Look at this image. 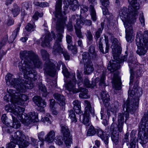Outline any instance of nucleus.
Instances as JSON below:
<instances>
[{
  "label": "nucleus",
  "mask_w": 148,
  "mask_h": 148,
  "mask_svg": "<svg viewBox=\"0 0 148 148\" xmlns=\"http://www.w3.org/2000/svg\"><path fill=\"white\" fill-rule=\"evenodd\" d=\"M15 104H13L12 107L10 108V106L7 105L5 108V110L9 112H13V114L16 116L19 114L18 116L19 119L23 124L27 125L30 124L32 122L34 123L37 122L38 119V114L34 112H31L29 113V115L27 116L25 113L23 114L24 111V108L16 105L23 106L25 102L28 99V97L24 94L19 93L18 98L16 99Z\"/></svg>",
  "instance_id": "nucleus-1"
},
{
  "label": "nucleus",
  "mask_w": 148,
  "mask_h": 148,
  "mask_svg": "<svg viewBox=\"0 0 148 148\" xmlns=\"http://www.w3.org/2000/svg\"><path fill=\"white\" fill-rule=\"evenodd\" d=\"M24 74V79H21L20 77L19 78H14L13 75L9 73L5 77L6 84L8 85L12 86L17 90L21 92H24L26 89H31L34 86L33 81L29 77H25Z\"/></svg>",
  "instance_id": "nucleus-2"
},
{
  "label": "nucleus",
  "mask_w": 148,
  "mask_h": 148,
  "mask_svg": "<svg viewBox=\"0 0 148 148\" xmlns=\"http://www.w3.org/2000/svg\"><path fill=\"white\" fill-rule=\"evenodd\" d=\"M111 47L113 56L115 57L114 58L117 60V61L113 60H110V64L108 65V69L112 72L118 69L119 63H122L127 60V56L125 55L121 58L119 57V56L121 53V48L120 43L116 38L113 39Z\"/></svg>",
  "instance_id": "nucleus-3"
},
{
  "label": "nucleus",
  "mask_w": 148,
  "mask_h": 148,
  "mask_svg": "<svg viewBox=\"0 0 148 148\" xmlns=\"http://www.w3.org/2000/svg\"><path fill=\"white\" fill-rule=\"evenodd\" d=\"M64 23H56V29L58 32L57 38L53 47L52 53L55 55H60L63 54V56L66 60H69L70 56L67 52L63 49L62 47V39L63 35L62 33L64 32Z\"/></svg>",
  "instance_id": "nucleus-4"
},
{
  "label": "nucleus",
  "mask_w": 148,
  "mask_h": 148,
  "mask_svg": "<svg viewBox=\"0 0 148 148\" xmlns=\"http://www.w3.org/2000/svg\"><path fill=\"white\" fill-rule=\"evenodd\" d=\"M77 77L78 79L77 84L79 88L78 89L75 88V86L76 84V80L74 76L72 81H71L68 84H66V88L69 91H72L73 93H77L80 92V93L79 95L80 98L82 99H87L89 97L87 95L88 90L79 87L82 84V79L81 73L77 71Z\"/></svg>",
  "instance_id": "nucleus-5"
},
{
  "label": "nucleus",
  "mask_w": 148,
  "mask_h": 148,
  "mask_svg": "<svg viewBox=\"0 0 148 148\" xmlns=\"http://www.w3.org/2000/svg\"><path fill=\"white\" fill-rule=\"evenodd\" d=\"M42 65V63L39 57L35 53L27 66L28 67L30 66V68H26L25 70L23 71L25 73V77H27L29 76L33 81H35L37 78V73L33 69V67L41 68Z\"/></svg>",
  "instance_id": "nucleus-6"
},
{
  "label": "nucleus",
  "mask_w": 148,
  "mask_h": 148,
  "mask_svg": "<svg viewBox=\"0 0 148 148\" xmlns=\"http://www.w3.org/2000/svg\"><path fill=\"white\" fill-rule=\"evenodd\" d=\"M136 44L138 49L136 53L140 56L144 55L148 48V31L144 32L143 38L136 37Z\"/></svg>",
  "instance_id": "nucleus-7"
},
{
  "label": "nucleus",
  "mask_w": 148,
  "mask_h": 148,
  "mask_svg": "<svg viewBox=\"0 0 148 148\" xmlns=\"http://www.w3.org/2000/svg\"><path fill=\"white\" fill-rule=\"evenodd\" d=\"M141 91V90L140 91V90L139 91H138L137 94H136L135 92V94H134V93H131V91L129 90L128 91V95L131 97L134 95L138 96L136 97L133 98L131 100H127L126 101L125 105L126 107L127 110L130 111L132 114L134 113L138 107L139 101V97L141 96L142 94Z\"/></svg>",
  "instance_id": "nucleus-8"
},
{
  "label": "nucleus",
  "mask_w": 148,
  "mask_h": 148,
  "mask_svg": "<svg viewBox=\"0 0 148 148\" xmlns=\"http://www.w3.org/2000/svg\"><path fill=\"white\" fill-rule=\"evenodd\" d=\"M35 53L32 51H28L26 50L21 51L20 53V56L21 58L25 59L23 61L22 60L19 62L18 66L19 70L21 72L25 70L26 68L29 69L30 66H27L32 58Z\"/></svg>",
  "instance_id": "nucleus-9"
},
{
  "label": "nucleus",
  "mask_w": 148,
  "mask_h": 148,
  "mask_svg": "<svg viewBox=\"0 0 148 148\" xmlns=\"http://www.w3.org/2000/svg\"><path fill=\"white\" fill-rule=\"evenodd\" d=\"M137 14V13L136 14H135L134 11L130 12L129 9L128 10L127 8L125 7L123 8L119 12L120 17L123 21L124 25H125L126 23L127 25H129V23H131L133 18L135 19V21Z\"/></svg>",
  "instance_id": "nucleus-10"
},
{
  "label": "nucleus",
  "mask_w": 148,
  "mask_h": 148,
  "mask_svg": "<svg viewBox=\"0 0 148 148\" xmlns=\"http://www.w3.org/2000/svg\"><path fill=\"white\" fill-rule=\"evenodd\" d=\"M133 58L132 57H131L129 58L128 61V65L129 67L130 72V81L129 83L130 85L133 82V79L134 77L132 73L134 71V70L136 68V70L135 72V75L137 78L141 76L142 75V69L138 65L135 64V62L133 60Z\"/></svg>",
  "instance_id": "nucleus-11"
},
{
  "label": "nucleus",
  "mask_w": 148,
  "mask_h": 148,
  "mask_svg": "<svg viewBox=\"0 0 148 148\" xmlns=\"http://www.w3.org/2000/svg\"><path fill=\"white\" fill-rule=\"evenodd\" d=\"M26 138L25 136L21 131H18L15 132L12 138L13 141L19 144V148H27L29 145V143L25 140Z\"/></svg>",
  "instance_id": "nucleus-12"
},
{
  "label": "nucleus",
  "mask_w": 148,
  "mask_h": 148,
  "mask_svg": "<svg viewBox=\"0 0 148 148\" xmlns=\"http://www.w3.org/2000/svg\"><path fill=\"white\" fill-rule=\"evenodd\" d=\"M132 19L131 23H129V25H127L126 23L125 25H124L125 28L126 39L127 41L130 42H132V40L133 38L134 35L132 26L135 22V19L134 18Z\"/></svg>",
  "instance_id": "nucleus-13"
},
{
  "label": "nucleus",
  "mask_w": 148,
  "mask_h": 148,
  "mask_svg": "<svg viewBox=\"0 0 148 148\" xmlns=\"http://www.w3.org/2000/svg\"><path fill=\"white\" fill-rule=\"evenodd\" d=\"M126 103L124 105V107L126 108L127 112H125L123 114L121 113H119L118 116V130L119 132H121L123 130V124L124 123V117L125 118V122L126 123V121L129 118V114L128 112H130L127 110L126 107ZM131 114V113H130ZM132 113V114H133ZM131 114H132L131 113Z\"/></svg>",
  "instance_id": "nucleus-14"
},
{
  "label": "nucleus",
  "mask_w": 148,
  "mask_h": 148,
  "mask_svg": "<svg viewBox=\"0 0 148 148\" xmlns=\"http://www.w3.org/2000/svg\"><path fill=\"white\" fill-rule=\"evenodd\" d=\"M55 66L51 62H46L44 65V67L46 73L49 76H53L55 74L56 70Z\"/></svg>",
  "instance_id": "nucleus-15"
},
{
  "label": "nucleus",
  "mask_w": 148,
  "mask_h": 148,
  "mask_svg": "<svg viewBox=\"0 0 148 148\" xmlns=\"http://www.w3.org/2000/svg\"><path fill=\"white\" fill-rule=\"evenodd\" d=\"M140 123L139 126V135H141L140 138L141 140L140 143L142 144H145L148 141V127L144 128L143 130H140Z\"/></svg>",
  "instance_id": "nucleus-16"
},
{
  "label": "nucleus",
  "mask_w": 148,
  "mask_h": 148,
  "mask_svg": "<svg viewBox=\"0 0 148 148\" xmlns=\"http://www.w3.org/2000/svg\"><path fill=\"white\" fill-rule=\"evenodd\" d=\"M88 1L92 5L89 6V12L92 20L96 21L97 20V16L95 10L94 8V5L96 4V0H88Z\"/></svg>",
  "instance_id": "nucleus-17"
},
{
  "label": "nucleus",
  "mask_w": 148,
  "mask_h": 148,
  "mask_svg": "<svg viewBox=\"0 0 148 148\" xmlns=\"http://www.w3.org/2000/svg\"><path fill=\"white\" fill-rule=\"evenodd\" d=\"M63 3L65 7L68 8L70 5V8L73 11H75L79 7V4L76 0H64Z\"/></svg>",
  "instance_id": "nucleus-18"
},
{
  "label": "nucleus",
  "mask_w": 148,
  "mask_h": 148,
  "mask_svg": "<svg viewBox=\"0 0 148 148\" xmlns=\"http://www.w3.org/2000/svg\"><path fill=\"white\" fill-rule=\"evenodd\" d=\"M130 5L128 7L130 12H134L135 14L137 13V10L139 8V4L138 0H128Z\"/></svg>",
  "instance_id": "nucleus-19"
},
{
  "label": "nucleus",
  "mask_w": 148,
  "mask_h": 148,
  "mask_svg": "<svg viewBox=\"0 0 148 148\" xmlns=\"http://www.w3.org/2000/svg\"><path fill=\"white\" fill-rule=\"evenodd\" d=\"M115 123H112L110 128V130H112L113 132L111 134V139L115 144H117L119 142V132H116L114 128V125Z\"/></svg>",
  "instance_id": "nucleus-20"
},
{
  "label": "nucleus",
  "mask_w": 148,
  "mask_h": 148,
  "mask_svg": "<svg viewBox=\"0 0 148 148\" xmlns=\"http://www.w3.org/2000/svg\"><path fill=\"white\" fill-rule=\"evenodd\" d=\"M51 36V35L48 33L45 35L43 38H42L41 43V46L42 47H49L51 46L50 42L52 40Z\"/></svg>",
  "instance_id": "nucleus-21"
},
{
  "label": "nucleus",
  "mask_w": 148,
  "mask_h": 148,
  "mask_svg": "<svg viewBox=\"0 0 148 148\" xmlns=\"http://www.w3.org/2000/svg\"><path fill=\"white\" fill-rule=\"evenodd\" d=\"M112 82L113 87L116 90H119L121 89L120 78L117 75H114Z\"/></svg>",
  "instance_id": "nucleus-22"
},
{
  "label": "nucleus",
  "mask_w": 148,
  "mask_h": 148,
  "mask_svg": "<svg viewBox=\"0 0 148 148\" xmlns=\"http://www.w3.org/2000/svg\"><path fill=\"white\" fill-rule=\"evenodd\" d=\"M62 0H58L55 5V15L56 18H58L59 16L60 17L61 15L62 11Z\"/></svg>",
  "instance_id": "nucleus-23"
},
{
  "label": "nucleus",
  "mask_w": 148,
  "mask_h": 148,
  "mask_svg": "<svg viewBox=\"0 0 148 148\" xmlns=\"http://www.w3.org/2000/svg\"><path fill=\"white\" fill-rule=\"evenodd\" d=\"M33 102L38 107L44 108L46 106V103L41 97L39 96H35L33 98Z\"/></svg>",
  "instance_id": "nucleus-24"
},
{
  "label": "nucleus",
  "mask_w": 148,
  "mask_h": 148,
  "mask_svg": "<svg viewBox=\"0 0 148 148\" xmlns=\"http://www.w3.org/2000/svg\"><path fill=\"white\" fill-rule=\"evenodd\" d=\"M84 102V112L86 113H89L91 115L93 116L94 113V110L93 108L92 107L90 102L87 100H85Z\"/></svg>",
  "instance_id": "nucleus-25"
},
{
  "label": "nucleus",
  "mask_w": 148,
  "mask_h": 148,
  "mask_svg": "<svg viewBox=\"0 0 148 148\" xmlns=\"http://www.w3.org/2000/svg\"><path fill=\"white\" fill-rule=\"evenodd\" d=\"M54 98L58 101V103L60 106H64L65 104V98L64 97L58 93L53 94Z\"/></svg>",
  "instance_id": "nucleus-26"
},
{
  "label": "nucleus",
  "mask_w": 148,
  "mask_h": 148,
  "mask_svg": "<svg viewBox=\"0 0 148 148\" xmlns=\"http://www.w3.org/2000/svg\"><path fill=\"white\" fill-rule=\"evenodd\" d=\"M96 133L98 136L103 141L105 144L106 145H108L109 136H105V133L103 130L100 129L97 130Z\"/></svg>",
  "instance_id": "nucleus-27"
},
{
  "label": "nucleus",
  "mask_w": 148,
  "mask_h": 148,
  "mask_svg": "<svg viewBox=\"0 0 148 148\" xmlns=\"http://www.w3.org/2000/svg\"><path fill=\"white\" fill-rule=\"evenodd\" d=\"M55 138V132L53 130L50 131L46 135L45 140L49 143H52Z\"/></svg>",
  "instance_id": "nucleus-28"
},
{
  "label": "nucleus",
  "mask_w": 148,
  "mask_h": 148,
  "mask_svg": "<svg viewBox=\"0 0 148 148\" xmlns=\"http://www.w3.org/2000/svg\"><path fill=\"white\" fill-rule=\"evenodd\" d=\"M94 71L93 65L92 62L84 64V72L86 74H89Z\"/></svg>",
  "instance_id": "nucleus-29"
},
{
  "label": "nucleus",
  "mask_w": 148,
  "mask_h": 148,
  "mask_svg": "<svg viewBox=\"0 0 148 148\" xmlns=\"http://www.w3.org/2000/svg\"><path fill=\"white\" fill-rule=\"evenodd\" d=\"M12 114H11V115L12 118L13 123L12 127L13 128L15 129H17L19 128L20 126V123L18 121L16 117H18V116H19V114H18V116H16L15 114H13V112H10ZM19 119V118H18Z\"/></svg>",
  "instance_id": "nucleus-30"
},
{
  "label": "nucleus",
  "mask_w": 148,
  "mask_h": 148,
  "mask_svg": "<svg viewBox=\"0 0 148 148\" xmlns=\"http://www.w3.org/2000/svg\"><path fill=\"white\" fill-rule=\"evenodd\" d=\"M21 23H19L17 26L16 28L13 32L12 35L10 38V42H12L15 40L16 37L20 29V27L21 26Z\"/></svg>",
  "instance_id": "nucleus-31"
},
{
  "label": "nucleus",
  "mask_w": 148,
  "mask_h": 148,
  "mask_svg": "<svg viewBox=\"0 0 148 148\" xmlns=\"http://www.w3.org/2000/svg\"><path fill=\"white\" fill-rule=\"evenodd\" d=\"M21 23H19L17 26L16 28L13 32L12 35L10 38V42H12L15 40L16 37L20 29V27L21 26Z\"/></svg>",
  "instance_id": "nucleus-32"
},
{
  "label": "nucleus",
  "mask_w": 148,
  "mask_h": 148,
  "mask_svg": "<svg viewBox=\"0 0 148 148\" xmlns=\"http://www.w3.org/2000/svg\"><path fill=\"white\" fill-rule=\"evenodd\" d=\"M80 103V102L78 100H75L73 102V109L77 114L81 113Z\"/></svg>",
  "instance_id": "nucleus-33"
},
{
  "label": "nucleus",
  "mask_w": 148,
  "mask_h": 148,
  "mask_svg": "<svg viewBox=\"0 0 148 148\" xmlns=\"http://www.w3.org/2000/svg\"><path fill=\"white\" fill-rule=\"evenodd\" d=\"M61 127V131L64 136H69L70 132L67 126L65 124L62 123V122H60Z\"/></svg>",
  "instance_id": "nucleus-34"
},
{
  "label": "nucleus",
  "mask_w": 148,
  "mask_h": 148,
  "mask_svg": "<svg viewBox=\"0 0 148 148\" xmlns=\"http://www.w3.org/2000/svg\"><path fill=\"white\" fill-rule=\"evenodd\" d=\"M58 64L59 65H58V67L59 68L60 67V65H62V72L64 76L66 77H68L69 75V73L64 64L61 61H60L58 62Z\"/></svg>",
  "instance_id": "nucleus-35"
},
{
  "label": "nucleus",
  "mask_w": 148,
  "mask_h": 148,
  "mask_svg": "<svg viewBox=\"0 0 148 148\" xmlns=\"http://www.w3.org/2000/svg\"><path fill=\"white\" fill-rule=\"evenodd\" d=\"M90 113H84L83 116L82 122L86 126H89L90 124L89 120Z\"/></svg>",
  "instance_id": "nucleus-36"
},
{
  "label": "nucleus",
  "mask_w": 148,
  "mask_h": 148,
  "mask_svg": "<svg viewBox=\"0 0 148 148\" xmlns=\"http://www.w3.org/2000/svg\"><path fill=\"white\" fill-rule=\"evenodd\" d=\"M7 91L9 93L8 95H9L12 98H13L14 99H15V100L16 101V99H16L18 98L19 93L16 92L15 90L11 89H7Z\"/></svg>",
  "instance_id": "nucleus-37"
},
{
  "label": "nucleus",
  "mask_w": 148,
  "mask_h": 148,
  "mask_svg": "<svg viewBox=\"0 0 148 148\" xmlns=\"http://www.w3.org/2000/svg\"><path fill=\"white\" fill-rule=\"evenodd\" d=\"M101 97L103 102L107 103L110 100V97L106 91H102L101 93Z\"/></svg>",
  "instance_id": "nucleus-38"
},
{
  "label": "nucleus",
  "mask_w": 148,
  "mask_h": 148,
  "mask_svg": "<svg viewBox=\"0 0 148 148\" xmlns=\"http://www.w3.org/2000/svg\"><path fill=\"white\" fill-rule=\"evenodd\" d=\"M88 53L91 56L92 58L93 59H95L97 56L96 52L95 51V47L91 45L89 48Z\"/></svg>",
  "instance_id": "nucleus-39"
},
{
  "label": "nucleus",
  "mask_w": 148,
  "mask_h": 148,
  "mask_svg": "<svg viewBox=\"0 0 148 148\" xmlns=\"http://www.w3.org/2000/svg\"><path fill=\"white\" fill-rule=\"evenodd\" d=\"M82 56L83 61L84 64L91 62L90 60L91 57L87 52H84L83 53Z\"/></svg>",
  "instance_id": "nucleus-40"
},
{
  "label": "nucleus",
  "mask_w": 148,
  "mask_h": 148,
  "mask_svg": "<svg viewBox=\"0 0 148 148\" xmlns=\"http://www.w3.org/2000/svg\"><path fill=\"white\" fill-rule=\"evenodd\" d=\"M4 100L6 101H10L11 103H12L11 104V105H7H7H9L10 106V108H10L12 107V106L14 104H15V102H16V101L15 100V99H14L13 98H12L8 94L5 95L4 97ZM6 106H5V107Z\"/></svg>",
  "instance_id": "nucleus-41"
},
{
  "label": "nucleus",
  "mask_w": 148,
  "mask_h": 148,
  "mask_svg": "<svg viewBox=\"0 0 148 148\" xmlns=\"http://www.w3.org/2000/svg\"><path fill=\"white\" fill-rule=\"evenodd\" d=\"M20 11V8L16 4H14L13 8L12 10V13L14 16H17L19 13Z\"/></svg>",
  "instance_id": "nucleus-42"
},
{
  "label": "nucleus",
  "mask_w": 148,
  "mask_h": 148,
  "mask_svg": "<svg viewBox=\"0 0 148 148\" xmlns=\"http://www.w3.org/2000/svg\"><path fill=\"white\" fill-rule=\"evenodd\" d=\"M87 38V42L88 44L90 45L92 42L93 36L90 30H88L85 34Z\"/></svg>",
  "instance_id": "nucleus-43"
},
{
  "label": "nucleus",
  "mask_w": 148,
  "mask_h": 148,
  "mask_svg": "<svg viewBox=\"0 0 148 148\" xmlns=\"http://www.w3.org/2000/svg\"><path fill=\"white\" fill-rule=\"evenodd\" d=\"M111 106L110 111L112 113H116L119 106V103L117 101H115Z\"/></svg>",
  "instance_id": "nucleus-44"
},
{
  "label": "nucleus",
  "mask_w": 148,
  "mask_h": 148,
  "mask_svg": "<svg viewBox=\"0 0 148 148\" xmlns=\"http://www.w3.org/2000/svg\"><path fill=\"white\" fill-rule=\"evenodd\" d=\"M40 52L43 60H48L49 59V54L46 50L44 49H42L40 50Z\"/></svg>",
  "instance_id": "nucleus-45"
},
{
  "label": "nucleus",
  "mask_w": 148,
  "mask_h": 148,
  "mask_svg": "<svg viewBox=\"0 0 148 148\" xmlns=\"http://www.w3.org/2000/svg\"><path fill=\"white\" fill-rule=\"evenodd\" d=\"M97 130L92 126H90L88 131L87 135V136H92L94 135L96 133Z\"/></svg>",
  "instance_id": "nucleus-46"
},
{
  "label": "nucleus",
  "mask_w": 148,
  "mask_h": 148,
  "mask_svg": "<svg viewBox=\"0 0 148 148\" xmlns=\"http://www.w3.org/2000/svg\"><path fill=\"white\" fill-rule=\"evenodd\" d=\"M64 142L66 146L69 147L72 144V139L70 135L69 136H64Z\"/></svg>",
  "instance_id": "nucleus-47"
},
{
  "label": "nucleus",
  "mask_w": 148,
  "mask_h": 148,
  "mask_svg": "<svg viewBox=\"0 0 148 148\" xmlns=\"http://www.w3.org/2000/svg\"><path fill=\"white\" fill-rule=\"evenodd\" d=\"M69 117L71 119L72 122L75 123L77 121L75 114L73 110H70Z\"/></svg>",
  "instance_id": "nucleus-48"
},
{
  "label": "nucleus",
  "mask_w": 148,
  "mask_h": 148,
  "mask_svg": "<svg viewBox=\"0 0 148 148\" xmlns=\"http://www.w3.org/2000/svg\"><path fill=\"white\" fill-rule=\"evenodd\" d=\"M105 76L103 74L99 80V84L100 86H103L104 87L106 86V83L105 82Z\"/></svg>",
  "instance_id": "nucleus-49"
},
{
  "label": "nucleus",
  "mask_w": 148,
  "mask_h": 148,
  "mask_svg": "<svg viewBox=\"0 0 148 148\" xmlns=\"http://www.w3.org/2000/svg\"><path fill=\"white\" fill-rule=\"evenodd\" d=\"M138 81L137 80L136 81L134 84L133 90L131 91V93H134V94H135V92L136 94H137V92L138 91H139L140 90V91L141 90V89H138Z\"/></svg>",
  "instance_id": "nucleus-50"
},
{
  "label": "nucleus",
  "mask_w": 148,
  "mask_h": 148,
  "mask_svg": "<svg viewBox=\"0 0 148 148\" xmlns=\"http://www.w3.org/2000/svg\"><path fill=\"white\" fill-rule=\"evenodd\" d=\"M18 144V143H16L13 141L12 139H11V140L10 143L7 144L6 148H15L16 144Z\"/></svg>",
  "instance_id": "nucleus-51"
},
{
  "label": "nucleus",
  "mask_w": 148,
  "mask_h": 148,
  "mask_svg": "<svg viewBox=\"0 0 148 148\" xmlns=\"http://www.w3.org/2000/svg\"><path fill=\"white\" fill-rule=\"evenodd\" d=\"M42 13H39L38 11H36L33 16V19L35 20H37L38 18V16L40 17H42L43 16Z\"/></svg>",
  "instance_id": "nucleus-52"
},
{
  "label": "nucleus",
  "mask_w": 148,
  "mask_h": 148,
  "mask_svg": "<svg viewBox=\"0 0 148 148\" xmlns=\"http://www.w3.org/2000/svg\"><path fill=\"white\" fill-rule=\"evenodd\" d=\"M35 27V26L34 24L32 25L31 23H28L25 27V28L27 31L29 32L33 31L34 28Z\"/></svg>",
  "instance_id": "nucleus-53"
},
{
  "label": "nucleus",
  "mask_w": 148,
  "mask_h": 148,
  "mask_svg": "<svg viewBox=\"0 0 148 148\" xmlns=\"http://www.w3.org/2000/svg\"><path fill=\"white\" fill-rule=\"evenodd\" d=\"M88 6L84 5H81L80 6V13L82 14L85 13L88 10Z\"/></svg>",
  "instance_id": "nucleus-54"
},
{
  "label": "nucleus",
  "mask_w": 148,
  "mask_h": 148,
  "mask_svg": "<svg viewBox=\"0 0 148 148\" xmlns=\"http://www.w3.org/2000/svg\"><path fill=\"white\" fill-rule=\"evenodd\" d=\"M8 40V36L7 35L5 36L1 39L0 43V47L1 48L6 43Z\"/></svg>",
  "instance_id": "nucleus-55"
},
{
  "label": "nucleus",
  "mask_w": 148,
  "mask_h": 148,
  "mask_svg": "<svg viewBox=\"0 0 148 148\" xmlns=\"http://www.w3.org/2000/svg\"><path fill=\"white\" fill-rule=\"evenodd\" d=\"M68 48L69 50L71 51L73 53H76L77 52V50L75 46L70 44L68 45Z\"/></svg>",
  "instance_id": "nucleus-56"
},
{
  "label": "nucleus",
  "mask_w": 148,
  "mask_h": 148,
  "mask_svg": "<svg viewBox=\"0 0 148 148\" xmlns=\"http://www.w3.org/2000/svg\"><path fill=\"white\" fill-rule=\"evenodd\" d=\"M129 133L128 132L126 133L125 134L124 138L123 140L122 143L123 144H124L125 143H126L127 145H129Z\"/></svg>",
  "instance_id": "nucleus-57"
},
{
  "label": "nucleus",
  "mask_w": 148,
  "mask_h": 148,
  "mask_svg": "<svg viewBox=\"0 0 148 148\" xmlns=\"http://www.w3.org/2000/svg\"><path fill=\"white\" fill-rule=\"evenodd\" d=\"M139 20L140 21L141 25L144 26L145 25V19L143 13H140L139 14Z\"/></svg>",
  "instance_id": "nucleus-58"
},
{
  "label": "nucleus",
  "mask_w": 148,
  "mask_h": 148,
  "mask_svg": "<svg viewBox=\"0 0 148 148\" xmlns=\"http://www.w3.org/2000/svg\"><path fill=\"white\" fill-rule=\"evenodd\" d=\"M31 144L35 148L38 147V141L37 140L31 138Z\"/></svg>",
  "instance_id": "nucleus-59"
},
{
  "label": "nucleus",
  "mask_w": 148,
  "mask_h": 148,
  "mask_svg": "<svg viewBox=\"0 0 148 148\" xmlns=\"http://www.w3.org/2000/svg\"><path fill=\"white\" fill-rule=\"evenodd\" d=\"M102 31V29H101V28H99L97 31L96 32L95 38L96 39V41L100 37Z\"/></svg>",
  "instance_id": "nucleus-60"
},
{
  "label": "nucleus",
  "mask_w": 148,
  "mask_h": 148,
  "mask_svg": "<svg viewBox=\"0 0 148 148\" xmlns=\"http://www.w3.org/2000/svg\"><path fill=\"white\" fill-rule=\"evenodd\" d=\"M81 24V21L79 18L77 19L76 20V23L74 25V27L75 29H81V26L80 25Z\"/></svg>",
  "instance_id": "nucleus-61"
},
{
  "label": "nucleus",
  "mask_w": 148,
  "mask_h": 148,
  "mask_svg": "<svg viewBox=\"0 0 148 148\" xmlns=\"http://www.w3.org/2000/svg\"><path fill=\"white\" fill-rule=\"evenodd\" d=\"M56 144L59 145H62L63 143V140L62 137H57L56 140Z\"/></svg>",
  "instance_id": "nucleus-62"
},
{
  "label": "nucleus",
  "mask_w": 148,
  "mask_h": 148,
  "mask_svg": "<svg viewBox=\"0 0 148 148\" xmlns=\"http://www.w3.org/2000/svg\"><path fill=\"white\" fill-rule=\"evenodd\" d=\"M76 34L77 37L79 38H83V37L82 34L81 29H75Z\"/></svg>",
  "instance_id": "nucleus-63"
},
{
  "label": "nucleus",
  "mask_w": 148,
  "mask_h": 148,
  "mask_svg": "<svg viewBox=\"0 0 148 148\" xmlns=\"http://www.w3.org/2000/svg\"><path fill=\"white\" fill-rule=\"evenodd\" d=\"M45 134L43 132H41L38 133V137L40 140L41 141H44L45 140L43 138Z\"/></svg>",
  "instance_id": "nucleus-64"
}]
</instances>
